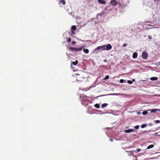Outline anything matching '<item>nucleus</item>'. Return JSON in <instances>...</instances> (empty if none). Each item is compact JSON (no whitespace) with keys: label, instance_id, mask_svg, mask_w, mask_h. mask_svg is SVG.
Wrapping results in <instances>:
<instances>
[{"label":"nucleus","instance_id":"4be33fe9","mask_svg":"<svg viewBox=\"0 0 160 160\" xmlns=\"http://www.w3.org/2000/svg\"><path fill=\"white\" fill-rule=\"evenodd\" d=\"M139 127V125H137L135 127V128L136 129H138Z\"/></svg>","mask_w":160,"mask_h":160},{"label":"nucleus","instance_id":"f257e3e1","mask_svg":"<svg viewBox=\"0 0 160 160\" xmlns=\"http://www.w3.org/2000/svg\"><path fill=\"white\" fill-rule=\"evenodd\" d=\"M82 49V47H81L80 48H73L71 47H69V49L72 50V51H74L75 52H79L81 51Z\"/></svg>","mask_w":160,"mask_h":160},{"label":"nucleus","instance_id":"39448f33","mask_svg":"<svg viewBox=\"0 0 160 160\" xmlns=\"http://www.w3.org/2000/svg\"><path fill=\"white\" fill-rule=\"evenodd\" d=\"M142 56L143 59H146L148 57V54L146 52H143L142 53Z\"/></svg>","mask_w":160,"mask_h":160},{"label":"nucleus","instance_id":"2f4dec72","mask_svg":"<svg viewBox=\"0 0 160 160\" xmlns=\"http://www.w3.org/2000/svg\"><path fill=\"white\" fill-rule=\"evenodd\" d=\"M75 75H76L79 76V75L80 74L79 73H76V74H75Z\"/></svg>","mask_w":160,"mask_h":160},{"label":"nucleus","instance_id":"dca6fc26","mask_svg":"<svg viewBox=\"0 0 160 160\" xmlns=\"http://www.w3.org/2000/svg\"><path fill=\"white\" fill-rule=\"evenodd\" d=\"M95 107L98 108H99L100 107V105L98 104H96L94 105Z\"/></svg>","mask_w":160,"mask_h":160},{"label":"nucleus","instance_id":"f3484780","mask_svg":"<svg viewBox=\"0 0 160 160\" xmlns=\"http://www.w3.org/2000/svg\"><path fill=\"white\" fill-rule=\"evenodd\" d=\"M148 112L147 111H145L142 112V114L143 115H146L148 114Z\"/></svg>","mask_w":160,"mask_h":160},{"label":"nucleus","instance_id":"ddd939ff","mask_svg":"<svg viewBox=\"0 0 160 160\" xmlns=\"http://www.w3.org/2000/svg\"><path fill=\"white\" fill-rule=\"evenodd\" d=\"M76 27L75 26H72L71 27V30L75 31L76 30Z\"/></svg>","mask_w":160,"mask_h":160},{"label":"nucleus","instance_id":"2eb2a0df","mask_svg":"<svg viewBox=\"0 0 160 160\" xmlns=\"http://www.w3.org/2000/svg\"><path fill=\"white\" fill-rule=\"evenodd\" d=\"M153 147H154V145H151L149 146L147 148V149H149L150 148H153Z\"/></svg>","mask_w":160,"mask_h":160},{"label":"nucleus","instance_id":"b1692460","mask_svg":"<svg viewBox=\"0 0 160 160\" xmlns=\"http://www.w3.org/2000/svg\"><path fill=\"white\" fill-rule=\"evenodd\" d=\"M72 43L73 45H75L76 43V42L75 41H73L72 42Z\"/></svg>","mask_w":160,"mask_h":160},{"label":"nucleus","instance_id":"0eeeda50","mask_svg":"<svg viewBox=\"0 0 160 160\" xmlns=\"http://www.w3.org/2000/svg\"><path fill=\"white\" fill-rule=\"evenodd\" d=\"M98 3L102 4H105L106 2L104 0H98Z\"/></svg>","mask_w":160,"mask_h":160},{"label":"nucleus","instance_id":"f8f14e48","mask_svg":"<svg viewBox=\"0 0 160 160\" xmlns=\"http://www.w3.org/2000/svg\"><path fill=\"white\" fill-rule=\"evenodd\" d=\"M83 52L86 53H88L89 52V50L88 49L84 48Z\"/></svg>","mask_w":160,"mask_h":160},{"label":"nucleus","instance_id":"e433bc0d","mask_svg":"<svg viewBox=\"0 0 160 160\" xmlns=\"http://www.w3.org/2000/svg\"><path fill=\"white\" fill-rule=\"evenodd\" d=\"M159 65H160V62H159Z\"/></svg>","mask_w":160,"mask_h":160},{"label":"nucleus","instance_id":"9d476101","mask_svg":"<svg viewBox=\"0 0 160 160\" xmlns=\"http://www.w3.org/2000/svg\"><path fill=\"white\" fill-rule=\"evenodd\" d=\"M150 80H151L156 81L158 79V78L156 77H152L150 78Z\"/></svg>","mask_w":160,"mask_h":160},{"label":"nucleus","instance_id":"6e6552de","mask_svg":"<svg viewBox=\"0 0 160 160\" xmlns=\"http://www.w3.org/2000/svg\"><path fill=\"white\" fill-rule=\"evenodd\" d=\"M138 54L136 52H134L132 55V58H136L137 57Z\"/></svg>","mask_w":160,"mask_h":160},{"label":"nucleus","instance_id":"412c9836","mask_svg":"<svg viewBox=\"0 0 160 160\" xmlns=\"http://www.w3.org/2000/svg\"><path fill=\"white\" fill-rule=\"evenodd\" d=\"M109 78V76L108 75H107L106 76L105 78H104V79H108Z\"/></svg>","mask_w":160,"mask_h":160},{"label":"nucleus","instance_id":"5701e85b","mask_svg":"<svg viewBox=\"0 0 160 160\" xmlns=\"http://www.w3.org/2000/svg\"><path fill=\"white\" fill-rule=\"evenodd\" d=\"M124 82V80H123V79H121L120 80V82L121 83H122Z\"/></svg>","mask_w":160,"mask_h":160},{"label":"nucleus","instance_id":"4468645a","mask_svg":"<svg viewBox=\"0 0 160 160\" xmlns=\"http://www.w3.org/2000/svg\"><path fill=\"white\" fill-rule=\"evenodd\" d=\"M108 105V104L107 103H104L103 104H102V105L101 107L102 108H103L105 107H107Z\"/></svg>","mask_w":160,"mask_h":160},{"label":"nucleus","instance_id":"1a4fd4ad","mask_svg":"<svg viewBox=\"0 0 160 160\" xmlns=\"http://www.w3.org/2000/svg\"><path fill=\"white\" fill-rule=\"evenodd\" d=\"M133 131L132 129H129L128 130H126L125 131V132L126 133H130Z\"/></svg>","mask_w":160,"mask_h":160},{"label":"nucleus","instance_id":"473e14b6","mask_svg":"<svg viewBox=\"0 0 160 160\" xmlns=\"http://www.w3.org/2000/svg\"><path fill=\"white\" fill-rule=\"evenodd\" d=\"M134 81H135V80H134V79H133L132 80V82H134Z\"/></svg>","mask_w":160,"mask_h":160},{"label":"nucleus","instance_id":"72a5a7b5","mask_svg":"<svg viewBox=\"0 0 160 160\" xmlns=\"http://www.w3.org/2000/svg\"><path fill=\"white\" fill-rule=\"evenodd\" d=\"M104 62H106V60H104Z\"/></svg>","mask_w":160,"mask_h":160},{"label":"nucleus","instance_id":"c756f323","mask_svg":"<svg viewBox=\"0 0 160 160\" xmlns=\"http://www.w3.org/2000/svg\"><path fill=\"white\" fill-rule=\"evenodd\" d=\"M137 113L138 115H140L141 114V112H137Z\"/></svg>","mask_w":160,"mask_h":160},{"label":"nucleus","instance_id":"9b49d317","mask_svg":"<svg viewBox=\"0 0 160 160\" xmlns=\"http://www.w3.org/2000/svg\"><path fill=\"white\" fill-rule=\"evenodd\" d=\"M60 3H62L63 5H65L66 4L65 1L64 0H60Z\"/></svg>","mask_w":160,"mask_h":160},{"label":"nucleus","instance_id":"f704fd0d","mask_svg":"<svg viewBox=\"0 0 160 160\" xmlns=\"http://www.w3.org/2000/svg\"><path fill=\"white\" fill-rule=\"evenodd\" d=\"M111 141H112V139L110 140Z\"/></svg>","mask_w":160,"mask_h":160},{"label":"nucleus","instance_id":"20e7f679","mask_svg":"<svg viewBox=\"0 0 160 160\" xmlns=\"http://www.w3.org/2000/svg\"><path fill=\"white\" fill-rule=\"evenodd\" d=\"M105 46V50H109L112 48V46L110 44H108L107 45H104Z\"/></svg>","mask_w":160,"mask_h":160},{"label":"nucleus","instance_id":"bb28decb","mask_svg":"<svg viewBox=\"0 0 160 160\" xmlns=\"http://www.w3.org/2000/svg\"><path fill=\"white\" fill-rule=\"evenodd\" d=\"M148 38L149 39H151L152 38V37L150 35H149L148 36Z\"/></svg>","mask_w":160,"mask_h":160},{"label":"nucleus","instance_id":"f03ea898","mask_svg":"<svg viewBox=\"0 0 160 160\" xmlns=\"http://www.w3.org/2000/svg\"><path fill=\"white\" fill-rule=\"evenodd\" d=\"M105 46H104L98 47L94 49L93 51L95 52H97L99 50L105 51Z\"/></svg>","mask_w":160,"mask_h":160},{"label":"nucleus","instance_id":"393cba45","mask_svg":"<svg viewBox=\"0 0 160 160\" xmlns=\"http://www.w3.org/2000/svg\"><path fill=\"white\" fill-rule=\"evenodd\" d=\"M155 122L156 123H159L160 122V121L159 120H157L155 121Z\"/></svg>","mask_w":160,"mask_h":160},{"label":"nucleus","instance_id":"c85d7f7f","mask_svg":"<svg viewBox=\"0 0 160 160\" xmlns=\"http://www.w3.org/2000/svg\"><path fill=\"white\" fill-rule=\"evenodd\" d=\"M119 94L118 93H113L110 94V95H118Z\"/></svg>","mask_w":160,"mask_h":160},{"label":"nucleus","instance_id":"7c9ffc66","mask_svg":"<svg viewBox=\"0 0 160 160\" xmlns=\"http://www.w3.org/2000/svg\"><path fill=\"white\" fill-rule=\"evenodd\" d=\"M127 45V44H126L125 43V44H124L123 45V47H125Z\"/></svg>","mask_w":160,"mask_h":160},{"label":"nucleus","instance_id":"a878e982","mask_svg":"<svg viewBox=\"0 0 160 160\" xmlns=\"http://www.w3.org/2000/svg\"><path fill=\"white\" fill-rule=\"evenodd\" d=\"M71 41V38H69L68 40H67V41L68 42H70Z\"/></svg>","mask_w":160,"mask_h":160},{"label":"nucleus","instance_id":"7ed1b4c3","mask_svg":"<svg viewBox=\"0 0 160 160\" xmlns=\"http://www.w3.org/2000/svg\"><path fill=\"white\" fill-rule=\"evenodd\" d=\"M112 5L115 7L118 5V2L116 0H112L110 2Z\"/></svg>","mask_w":160,"mask_h":160},{"label":"nucleus","instance_id":"cd10ccee","mask_svg":"<svg viewBox=\"0 0 160 160\" xmlns=\"http://www.w3.org/2000/svg\"><path fill=\"white\" fill-rule=\"evenodd\" d=\"M137 152H139L141 151V149H138L136 150Z\"/></svg>","mask_w":160,"mask_h":160},{"label":"nucleus","instance_id":"c9c22d12","mask_svg":"<svg viewBox=\"0 0 160 160\" xmlns=\"http://www.w3.org/2000/svg\"><path fill=\"white\" fill-rule=\"evenodd\" d=\"M72 33H74V32H72Z\"/></svg>","mask_w":160,"mask_h":160},{"label":"nucleus","instance_id":"423d86ee","mask_svg":"<svg viewBox=\"0 0 160 160\" xmlns=\"http://www.w3.org/2000/svg\"><path fill=\"white\" fill-rule=\"evenodd\" d=\"M148 111H150L151 113H154L156 112L157 111H159L160 110L159 109H152L151 110H148Z\"/></svg>","mask_w":160,"mask_h":160},{"label":"nucleus","instance_id":"a211bd4d","mask_svg":"<svg viewBox=\"0 0 160 160\" xmlns=\"http://www.w3.org/2000/svg\"><path fill=\"white\" fill-rule=\"evenodd\" d=\"M78 63V61L77 60L75 62H72V64L74 65H76Z\"/></svg>","mask_w":160,"mask_h":160},{"label":"nucleus","instance_id":"aec40b11","mask_svg":"<svg viewBox=\"0 0 160 160\" xmlns=\"http://www.w3.org/2000/svg\"><path fill=\"white\" fill-rule=\"evenodd\" d=\"M127 82L129 84H131L132 83V81L130 80H128L127 81Z\"/></svg>","mask_w":160,"mask_h":160},{"label":"nucleus","instance_id":"6ab92c4d","mask_svg":"<svg viewBox=\"0 0 160 160\" xmlns=\"http://www.w3.org/2000/svg\"><path fill=\"white\" fill-rule=\"evenodd\" d=\"M147 126V124H142L141 126V128H143L146 127Z\"/></svg>","mask_w":160,"mask_h":160}]
</instances>
